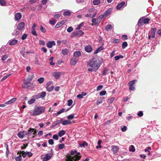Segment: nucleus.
<instances>
[{
  "instance_id": "4",
  "label": "nucleus",
  "mask_w": 161,
  "mask_h": 161,
  "mask_svg": "<svg viewBox=\"0 0 161 161\" xmlns=\"http://www.w3.org/2000/svg\"><path fill=\"white\" fill-rule=\"evenodd\" d=\"M84 34V32L81 30L73 32L72 33L73 37H80Z\"/></svg>"
},
{
  "instance_id": "21",
  "label": "nucleus",
  "mask_w": 161,
  "mask_h": 161,
  "mask_svg": "<svg viewBox=\"0 0 161 161\" xmlns=\"http://www.w3.org/2000/svg\"><path fill=\"white\" fill-rule=\"evenodd\" d=\"M81 53L80 51H76L74 52L73 56L75 58L78 57L81 55Z\"/></svg>"
},
{
  "instance_id": "20",
  "label": "nucleus",
  "mask_w": 161,
  "mask_h": 161,
  "mask_svg": "<svg viewBox=\"0 0 161 161\" xmlns=\"http://www.w3.org/2000/svg\"><path fill=\"white\" fill-rule=\"evenodd\" d=\"M61 123L63 125H66L71 124V122L69 120H64L63 121H62V122H61Z\"/></svg>"
},
{
  "instance_id": "25",
  "label": "nucleus",
  "mask_w": 161,
  "mask_h": 161,
  "mask_svg": "<svg viewBox=\"0 0 161 161\" xmlns=\"http://www.w3.org/2000/svg\"><path fill=\"white\" fill-rule=\"evenodd\" d=\"M109 70L106 68H105L103 69V70L102 71V75H107L108 72V71Z\"/></svg>"
},
{
  "instance_id": "57",
  "label": "nucleus",
  "mask_w": 161,
  "mask_h": 161,
  "mask_svg": "<svg viewBox=\"0 0 161 161\" xmlns=\"http://www.w3.org/2000/svg\"><path fill=\"white\" fill-rule=\"evenodd\" d=\"M27 36V35L25 34H24L21 37V39L22 40H24L25 39Z\"/></svg>"
},
{
  "instance_id": "5",
  "label": "nucleus",
  "mask_w": 161,
  "mask_h": 161,
  "mask_svg": "<svg viewBox=\"0 0 161 161\" xmlns=\"http://www.w3.org/2000/svg\"><path fill=\"white\" fill-rule=\"evenodd\" d=\"M53 155V153L52 152L51 153H47L46 154L45 156L42 159L43 161H47L50 160Z\"/></svg>"
},
{
  "instance_id": "37",
  "label": "nucleus",
  "mask_w": 161,
  "mask_h": 161,
  "mask_svg": "<svg viewBox=\"0 0 161 161\" xmlns=\"http://www.w3.org/2000/svg\"><path fill=\"white\" fill-rule=\"evenodd\" d=\"M54 88V86H52L50 87H46L47 90L48 92H51L52 91Z\"/></svg>"
},
{
  "instance_id": "11",
  "label": "nucleus",
  "mask_w": 161,
  "mask_h": 161,
  "mask_svg": "<svg viewBox=\"0 0 161 161\" xmlns=\"http://www.w3.org/2000/svg\"><path fill=\"white\" fill-rule=\"evenodd\" d=\"M55 42L53 41H52L48 42L47 43L46 45L47 47L51 48L53 47V46H55Z\"/></svg>"
},
{
  "instance_id": "58",
  "label": "nucleus",
  "mask_w": 161,
  "mask_h": 161,
  "mask_svg": "<svg viewBox=\"0 0 161 161\" xmlns=\"http://www.w3.org/2000/svg\"><path fill=\"white\" fill-rule=\"evenodd\" d=\"M122 38L124 40H127L128 39L127 36L126 35H124L122 36Z\"/></svg>"
},
{
  "instance_id": "32",
  "label": "nucleus",
  "mask_w": 161,
  "mask_h": 161,
  "mask_svg": "<svg viewBox=\"0 0 161 161\" xmlns=\"http://www.w3.org/2000/svg\"><path fill=\"white\" fill-rule=\"evenodd\" d=\"M112 29V26L111 25H108L105 27V30L106 31H108L109 30H110Z\"/></svg>"
},
{
  "instance_id": "18",
  "label": "nucleus",
  "mask_w": 161,
  "mask_h": 161,
  "mask_svg": "<svg viewBox=\"0 0 161 161\" xmlns=\"http://www.w3.org/2000/svg\"><path fill=\"white\" fill-rule=\"evenodd\" d=\"M21 17V14L20 13H17L15 15V19L17 21L19 20Z\"/></svg>"
},
{
  "instance_id": "24",
  "label": "nucleus",
  "mask_w": 161,
  "mask_h": 161,
  "mask_svg": "<svg viewBox=\"0 0 161 161\" xmlns=\"http://www.w3.org/2000/svg\"><path fill=\"white\" fill-rule=\"evenodd\" d=\"M104 97L100 98L97 100L96 103L97 105H99L100 104L102 103L104 100Z\"/></svg>"
},
{
  "instance_id": "31",
  "label": "nucleus",
  "mask_w": 161,
  "mask_h": 161,
  "mask_svg": "<svg viewBox=\"0 0 161 161\" xmlns=\"http://www.w3.org/2000/svg\"><path fill=\"white\" fill-rule=\"evenodd\" d=\"M39 95L40 97V98H43L44 97L46 96V94L45 92H42L40 93Z\"/></svg>"
},
{
  "instance_id": "7",
  "label": "nucleus",
  "mask_w": 161,
  "mask_h": 161,
  "mask_svg": "<svg viewBox=\"0 0 161 161\" xmlns=\"http://www.w3.org/2000/svg\"><path fill=\"white\" fill-rule=\"evenodd\" d=\"M66 20H64L58 22L55 26V28H59L62 26L66 22Z\"/></svg>"
},
{
  "instance_id": "28",
  "label": "nucleus",
  "mask_w": 161,
  "mask_h": 161,
  "mask_svg": "<svg viewBox=\"0 0 161 161\" xmlns=\"http://www.w3.org/2000/svg\"><path fill=\"white\" fill-rule=\"evenodd\" d=\"M65 134V131L64 130H61L58 133V135L59 137H61Z\"/></svg>"
},
{
  "instance_id": "16",
  "label": "nucleus",
  "mask_w": 161,
  "mask_h": 161,
  "mask_svg": "<svg viewBox=\"0 0 161 161\" xmlns=\"http://www.w3.org/2000/svg\"><path fill=\"white\" fill-rule=\"evenodd\" d=\"M125 4V2H121L120 3L118 4L116 6V8L118 9H120Z\"/></svg>"
},
{
  "instance_id": "62",
  "label": "nucleus",
  "mask_w": 161,
  "mask_h": 161,
  "mask_svg": "<svg viewBox=\"0 0 161 161\" xmlns=\"http://www.w3.org/2000/svg\"><path fill=\"white\" fill-rule=\"evenodd\" d=\"M115 50H113L110 54V57L112 58L115 55Z\"/></svg>"
},
{
  "instance_id": "14",
  "label": "nucleus",
  "mask_w": 161,
  "mask_h": 161,
  "mask_svg": "<svg viewBox=\"0 0 161 161\" xmlns=\"http://www.w3.org/2000/svg\"><path fill=\"white\" fill-rule=\"evenodd\" d=\"M26 133V131H23L22 132L20 131L17 134V136L19 138H23L24 137V136L25 135V134Z\"/></svg>"
},
{
  "instance_id": "54",
  "label": "nucleus",
  "mask_w": 161,
  "mask_h": 161,
  "mask_svg": "<svg viewBox=\"0 0 161 161\" xmlns=\"http://www.w3.org/2000/svg\"><path fill=\"white\" fill-rule=\"evenodd\" d=\"M73 28L72 27L70 26L67 29V31L69 32H70L71 31H73Z\"/></svg>"
},
{
  "instance_id": "42",
  "label": "nucleus",
  "mask_w": 161,
  "mask_h": 161,
  "mask_svg": "<svg viewBox=\"0 0 161 161\" xmlns=\"http://www.w3.org/2000/svg\"><path fill=\"white\" fill-rule=\"evenodd\" d=\"M44 78L43 77H41L37 80L38 82L40 84L42 83L44 81Z\"/></svg>"
},
{
  "instance_id": "51",
  "label": "nucleus",
  "mask_w": 161,
  "mask_h": 161,
  "mask_svg": "<svg viewBox=\"0 0 161 161\" xmlns=\"http://www.w3.org/2000/svg\"><path fill=\"white\" fill-rule=\"evenodd\" d=\"M74 117V114H70L67 116V118L69 119H72Z\"/></svg>"
},
{
  "instance_id": "60",
  "label": "nucleus",
  "mask_w": 161,
  "mask_h": 161,
  "mask_svg": "<svg viewBox=\"0 0 161 161\" xmlns=\"http://www.w3.org/2000/svg\"><path fill=\"white\" fill-rule=\"evenodd\" d=\"M48 142L49 144L53 145L54 144V142L52 139H50L48 140Z\"/></svg>"
},
{
  "instance_id": "6",
  "label": "nucleus",
  "mask_w": 161,
  "mask_h": 161,
  "mask_svg": "<svg viewBox=\"0 0 161 161\" xmlns=\"http://www.w3.org/2000/svg\"><path fill=\"white\" fill-rule=\"evenodd\" d=\"M61 73L59 72H55L52 73V76L57 79H58L61 76Z\"/></svg>"
},
{
  "instance_id": "46",
  "label": "nucleus",
  "mask_w": 161,
  "mask_h": 161,
  "mask_svg": "<svg viewBox=\"0 0 161 161\" xmlns=\"http://www.w3.org/2000/svg\"><path fill=\"white\" fill-rule=\"evenodd\" d=\"M35 101V99L34 98H32L29 101H28V103L30 104H31L34 103Z\"/></svg>"
},
{
  "instance_id": "43",
  "label": "nucleus",
  "mask_w": 161,
  "mask_h": 161,
  "mask_svg": "<svg viewBox=\"0 0 161 161\" xmlns=\"http://www.w3.org/2000/svg\"><path fill=\"white\" fill-rule=\"evenodd\" d=\"M64 143H61L58 145V149H61L64 147Z\"/></svg>"
},
{
  "instance_id": "38",
  "label": "nucleus",
  "mask_w": 161,
  "mask_h": 161,
  "mask_svg": "<svg viewBox=\"0 0 161 161\" xmlns=\"http://www.w3.org/2000/svg\"><path fill=\"white\" fill-rule=\"evenodd\" d=\"M40 29L42 32L44 33L46 32V30L43 27L42 25H40Z\"/></svg>"
},
{
  "instance_id": "3",
  "label": "nucleus",
  "mask_w": 161,
  "mask_h": 161,
  "mask_svg": "<svg viewBox=\"0 0 161 161\" xmlns=\"http://www.w3.org/2000/svg\"><path fill=\"white\" fill-rule=\"evenodd\" d=\"M150 20V19L149 18L142 17L139 19L137 23V25L139 27H140L144 24H148Z\"/></svg>"
},
{
  "instance_id": "44",
  "label": "nucleus",
  "mask_w": 161,
  "mask_h": 161,
  "mask_svg": "<svg viewBox=\"0 0 161 161\" xmlns=\"http://www.w3.org/2000/svg\"><path fill=\"white\" fill-rule=\"evenodd\" d=\"M136 80H131L130 81L128 84L129 86H133V85L135 84V82Z\"/></svg>"
},
{
  "instance_id": "15",
  "label": "nucleus",
  "mask_w": 161,
  "mask_h": 161,
  "mask_svg": "<svg viewBox=\"0 0 161 161\" xmlns=\"http://www.w3.org/2000/svg\"><path fill=\"white\" fill-rule=\"evenodd\" d=\"M85 51L88 52H91L92 50V47L90 45H87L85 47Z\"/></svg>"
},
{
  "instance_id": "48",
  "label": "nucleus",
  "mask_w": 161,
  "mask_h": 161,
  "mask_svg": "<svg viewBox=\"0 0 161 161\" xmlns=\"http://www.w3.org/2000/svg\"><path fill=\"white\" fill-rule=\"evenodd\" d=\"M21 156L20 155L16 157L15 158L16 161H20L21 160Z\"/></svg>"
},
{
  "instance_id": "17",
  "label": "nucleus",
  "mask_w": 161,
  "mask_h": 161,
  "mask_svg": "<svg viewBox=\"0 0 161 161\" xmlns=\"http://www.w3.org/2000/svg\"><path fill=\"white\" fill-rule=\"evenodd\" d=\"M63 120L62 119L61 120H57L56 121L54 122L52 124V126L54 127L57 126L58 124L59 123H61L62 122V121Z\"/></svg>"
},
{
  "instance_id": "34",
  "label": "nucleus",
  "mask_w": 161,
  "mask_h": 161,
  "mask_svg": "<svg viewBox=\"0 0 161 161\" xmlns=\"http://www.w3.org/2000/svg\"><path fill=\"white\" fill-rule=\"evenodd\" d=\"M111 9H107L104 13V16H106L108 15L111 13Z\"/></svg>"
},
{
  "instance_id": "35",
  "label": "nucleus",
  "mask_w": 161,
  "mask_h": 161,
  "mask_svg": "<svg viewBox=\"0 0 161 161\" xmlns=\"http://www.w3.org/2000/svg\"><path fill=\"white\" fill-rule=\"evenodd\" d=\"M100 3V0H94L93 3L94 5H98Z\"/></svg>"
},
{
  "instance_id": "45",
  "label": "nucleus",
  "mask_w": 161,
  "mask_h": 161,
  "mask_svg": "<svg viewBox=\"0 0 161 161\" xmlns=\"http://www.w3.org/2000/svg\"><path fill=\"white\" fill-rule=\"evenodd\" d=\"M128 45V44L126 42H123L122 44V47L123 48H125L126 47H127Z\"/></svg>"
},
{
  "instance_id": "64",
  "label": "nucleus",
  "mask_w": 161,
  "mask_h": 161,
  "mask_svg": "<svg viewBox=\"0 0 161 161\" xmlns=\"http://www.w3.org/2000/svg\"><path fill=\"white\" fill-rule=\"evenodd\" d=\"M53 138L54 139H55L56 140H58V137L57 135H54L53 136Z\"/></svg>"
},
{
  "instance_id": "10",
  "label": "nucleus",
  "mask_w": 161,
  "mask_h": 161,
  "mask_svg": "<svg viewBox=\"0 0 161 161\" xmlns=\"http://www.w3.org/2000/svg\"><path fill=\"white\" fill-rule=\"evenodd\" d=\"M25 26V23L24 22H21L17 26L18 30H22Z\"/></svg>"
},
{
  "instance_id": "49",
  "label": "nucleus",
  "mask_w": 161,
  "mask_h": 161,
  "mask_svg": "<svg viewBox=\"0 0 161 161\" xmlns=\"http://www.w3.org/2000/svg\"><path fill=\"white\" fill-rule=\"evenodd\" d=\"M6 3V2L4 0H0V4L1 5H5Z\"/></svg>"
},
{
  "instance_id": "2",
  "label": "nucleus",
  "mask_w": 161,
  "mask_h": 161,
  "mask_svg": "<svg viewBox=\"0 0 161 161\" xmlns=\"http://www.w3.org/2000/svg\"><path fill=\"white\" fill-rule=\"evenodd\" d=\"M45 108L42 106L35 107L32 112H29L31 115L36 116L44 112Z\"/></svg>"
},
{
  "instance_id": "56",
  "label": "nucleus",
  "mask_w": 161,
  "mask_h": 161,
  "mask_svg": "<svg viewBox=\"0 0 161 161\" xmlns=\"http://www.w3.org/2000/svg\"><path fill=\"white\" fill-rule=\"evenodd\" d=\"M73 103V101L72 99H70L68 101L67 105L69 106H71Z\"/></svg>"
},
{
  "instance_id": "29",
  "label": "nucleus",
  "mask_w": 161,
  "mask_h": 161,
  "mask_svg": "<svg viewBox=\"0 0 161 161\" xmlns=\"http://www.w3.org/2000/svg\"><path fill=\"white\" fill-rule=\"evenodd\" d=\"M104 17V15L103 14H101L99 16L97 20V21L98 22V24H99L102 19Z\"/></svg>"
},
{
  "instance_id": "61",
  "label": "nucleus",
  "mask_w": 161,
  "mask_h": 161,
  "mask_svg": "<svg viewBox=\"0 0 161 161\" xmlns=\"http://www.w3.org/2000/svg\"><path fill=\"white\" fill-rule=\"evenodd\" d=\"M88 145L87 143L86 142L84 141L83 142V143L81 145V146L84 147L85 146H87Z\"/></svg>"
},
{
  "instance_id": "52",
  "label": "nucleus",
  "mask_w": 161,
  "mask_h": 161,
  "mask_svg": "<svg viewBox=\"0 0 161 161\" xmlns=\"http://www.w3.org/2000/svg\"><path fill=\"white\" fill-rule=\"evenodd\" d=\"M21 30H18L17 29H17H16L15 31V35H19L20 34V33L21 32Z\"/></svg>"
},
{
  "instance_id": "33",
  "label": "nucleus",
  "mask_w": 161,
  "mask_h": 161,
  "mask_svg": "<svg viewBox=\"0 0 161 161\" xmlns=\"http://www.w3.org/2000/svg\"><path fill=\"white\" fill-rule=\"evenodd\" d=\"M69 51L67 49H63L62 51V53L64 55H67Z\"/></svg>"
},
{
  "instance_id": "36",
  "label": "nucleus",
  "mask_w": 161,
  "mask_h": 161,
  "mask_svg": "<svg viewBox=\"0 0 161 161\" xmlns=\"http://www.w3.org/2000/svg\"><path fill=\"white\" fill-rule=\"evenodd\" d=\"M114 58L115 60H118L120 58H123V56L122 55H118L115 56Z\"/></svg>"
},
{
  "instance_id": "47",
  "label": "nucleus",
  "mask_w": 161,
  "mask_h": 161,
  "mask_svg": "<svg viewBox=\"0 0 161 161\" xmlns=\"http://www.w3.org/2000/svg\"><path fill=\"white\" fill-rule=\"evenodd\" d=\"M65 110V109L63 108L62 109H61L58 112H57V115H58L62 113H63L64 110Z\"/></svg>"
},
{
  "instance_id": "22",
  "label": "nucleus",
  "mask_w": 161,
  "mask_h": 161,
  "mask_svg": "<svg viewBox=\"0 0 161 161\" xmlns=\"http://www.w3.org/2000/svg\"><path fill=\"white\" fill-rule=\"evenodd\" d=\"M16 100V98H12V99L10 100L7 102L6 103V104H11L14 102Z\"/></svg>"
},
{
  "instance_id": "12",
  "label": "nucleus",
  "mask_w": 161,
  "mask_h": 161,
  "mask_svg": "<svg viewBox=\"0 0 161 161\" xmlns=\"http://www.w3.org/2000/svg\"><path fill=\"white\" fill-rule=\"evenodd\" d=\"M66 158L65 160V161H75L74 158L73 157L71 156L70 155L68 154L66 156Z\"/></svg>"
},
{
  "instance_id": "40",
  "label": "nucleus",
  "mask_w": 161,
  "mask_h": 161,
  "mask_svg": "<svg viewBox=\"0 0 161 161\" xmlns=\"http://www.w3.org/2000/svg\"><path fill=\"white\" fill-rule=\"evenodd\" d=\"M129 151L130 152H133L135 151V149L133 145H131L129 148Z\"/></svg>"
},
{
  "instance_id": "8",
  "label": "nucleus",
  "mask_w": 161,
  "mask_h": 161,
  "mask_svg": "<svg viewBox=\"0 0 161 161\" xmlns=\"http://www.w3.org/2000/svg\"><path fill=\"white\" fill-rule=\"evenodd\" d=\"M30 81H29L28 80V81L25 82L23 83L22 86L24 88H27L28 87L30 86Z\"/></svg>"
},
{
  "instance_id": "50",
  "label": "nucleus",
  "mask_w": 161,
  "mask_h": 161,
  "mask_svg": "<svg viewBox=\"0 0 161 161\" xmlns=\"http://www.w3.org/2000/svg\"><path fill=\"white\" fill-rule=\"evenodd\" d=\"M49 23L53 25H54L56 23V21L54 19L50 20H49Z\"/></svg>"
},
{
  "instance_id": "53",
  "label": "nucleus",
  "mask_w": 161,
  "mask_h": 161,
  "mask_svg": "<svg viewBox=\"0 0 161 161\" xmlns=\"http://www.w3.org/2000/svg\"><path fill=\"white\" fill-rule=\"evenodd\" d=\"M20 152L21 153L23 157L25 158L27 155L26 152H25L24 151H22V152Z\"/></svg>"
},
{
  "instance_id": "39",
  "label": "nucleus",
  "mask_w": 161,
  "mask_h": 161,
  "mask_svg": "<svg viewBox=\"0 0 161 161\" xmlns=\"http://www.w3.org/2000/svg\"><path fill=\"white\" fill-rule=\"evenodd\" d=\"M71 13L70 12L66 11L63 13V15L64 16H69L70 15Z\"/></svg>"
},
{
  "instance_id": "26",
  "label": "nucleus",
  "mask_w": 161,
  "mask_h": 161,
  "mask_svg": "<svg viewBox=\"0 0 161 161\" xmlns=\"http://www.w3.org/2000/svg\"><path fill=\"white\" fill-rule=\"evenodd\" d=\"M112 151L114 153H117L119 150V148L117 146H112Z\"/></svg>"
},
{
  "instance_id": "9",
  "label": "nucleus",
  "mask_w": 161,
  "mask_h": 161,
  "mask_svg": "<svg viewBox=\"0 0 161 161\" xmlns=\"http://www.w3.org/2000/svg\"><path fill=\"white\" fill-rule=\"evenodd\" d=\"M78 58H71L70 64L71 65H75L78 61Z\"/></svg>"
},
{
  "instance_id": "41",
  "label": "nucleus",
  "mask_w": 161,
  "mask_h": 161,
  "mask_svg": "<svg viewBox=\"0 0 161 161\" xmlns=\"http://www.w3.org/2000/svg\"><path fill=\"white\" fill-rule=\"evenodd\" d=\"M84 22H82L76 28V30H79L81 28V27H82L84 25Z\"/></svg>"
},
{
  "instance_id": "63",
  "label": "nucleus",
  "mask_w": 161,
  "mask_h": 161,
  "mask_svg": "<svg viewBox=\"0 0 161 161\" xmlns=\"http://www.w3.org/2000/svg\"><path fill=\"white\" fill-rule=\"evenodd\" d=\"M111 120H108L107 122H105L104 123V125L106 126V125L109 124L110 123H111Z\"/></svg>"
},
{
  "instance_id": "23",
  "label": "nucleus",
  "mask_w": 161,
  "mask_h": 161,
  "mask_svg": "<svg viewBox=\"0 0 161 161\" xmlns=\"http://www.w3.org/2000/svg\"><path fill=\"white\" fill-rule=\"evenodd\" d=\"M92 22L93 23L91 24L92 25H98L99 24L98 22L97 21V19L95 18H92Z\"/></svg>"
},
{
  "instance_id": "30",
  "label": "nucleus",
  "mask_w": 161,
  "mask_h": 161,
  "mask_svg": "<svg viewBox=\"0 0 161 161\" xmlns=\"http://www.w3.org/2000/svg\"><path fill=\"white\" fill-rule=\"evenodd\" d=\"M74 158V160H75V161H77L80 160V159L81 158V156H78V155H75L73 157Z\"/></svg>"
},
{
  "instance_id": "13",
  "label": "nucleus",
  "mask_w": 161,
  "mask_h": 161,
  "mask_svg": "<svg viewBox=\"0 0 161 161\" xmlns=\"http://www.w3.org/2000/svg\"><path fill=\"white\" fill-rule=\"evenodd\" d=\"M34 130L35 129L34 128H30L27 132L26 131V133L25 134V135H26L27 137L31 135Z\"/></svg>"
},
{
  "instance_id": "1",
  "label": "nucleus",
  "mask_w": 161,
  "mask_h": 161,
  "mask_svg": "<svg viewBox=\"0 0 161 161\" xmlns=\"http://www.w3.org/2000/svg\"><path fill=\"white\" fill-rule=\"evenodd\" d=\"M102 63V59L101 58L97 57L92 58L87 62V66L90 67L88 68V70L90 72H92L97 70Z\"/></svg>"
},
{
  "instance_id": "27",
  "label": "nucleus",
  "mask_w": 161,
  "mask_h": 161,
  "mask_svg": "<svg viewBox=\"0 0 161 161\" xmlns=\"http://www.w3.org/2000/svg\"><path fill=\"white\" fill-rule=\"evenodd\" d=\"M17 42L18 40H17L14 39L11 41L9 42V44L10 45H13L16 44L17 43Z\"/></svg>"
},
{
  "instance_id": "59",
  "label": "nucleus",
  "mask_w": 161,
  "mask_h": 161,
  "mask_svg": "<svg viewBox=\"0 0 161 161\" xmlns=\"http://www.w3.org/2000/svg\"><path fill=\"white\" fill-rule=\"evenodd\" d=\"M8 58V56L7 55H5L3 56L2 58V60L3 61H4L6 59Z\"/></svg>"
},
{
  "instance_id": "19",
  "label": "nucleus",
  "mask_w": 161,
  "mask_h": 161,
  "mask_svg": "<svg viewBox=\"0 0 161 161\" xmlns=\"http://www.w3.org/2000/svg\"><path fill=\"white\" fill-rule=\"evenodd\" d=\"M156 30V28H153L151 30V34L153 38H154L155 37V32Z\"/></svg>"
},
{
  "instance_id": "55",
  "label": "nucleus",
  "mask_w": 161,
  "mask_h": 161,
  "mask_svg": "<svg viewBox=\"0 0 161 161\" xmlns=\"http://www.w3.org/2000/svg\"><path fill=\"white\" fill-rule=\"evenodd\" d=\"M106 93V92L105 91H101L99 93V95L100 96H103Z\"/></svg>"
}]
</instances>
